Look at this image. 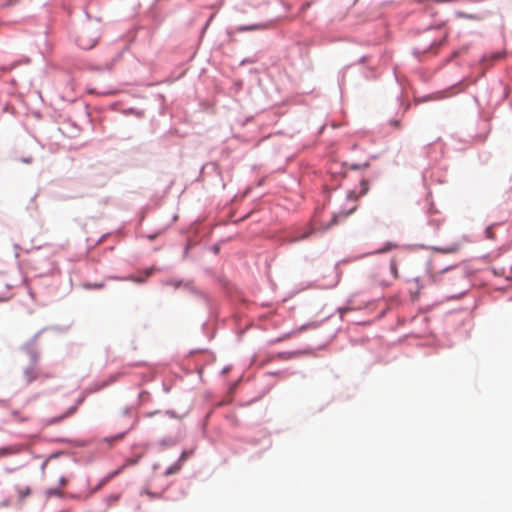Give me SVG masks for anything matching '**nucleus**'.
<instances>
[{
	"label": "nucleus",
	"mask_w": 512,
	"mask_h": 512,
	"mask_svg": "<svg viewBox=\"0 0 512 512\" xmlns=\"http://www.w3.org/2000/svg\"><path fill=\"white\" fill-rule=\"evenodd\" d=\"M415 3H426L428 0H412Z\"/></svg>",
	"instance_id": "nucleus-17"
},
{
	"label": "nucleus",
	"mask_w": 512,
	"mask_h": 512,
	"mask_svg": "<svg viewBox=\"0 0 512 512\" xmlns=\"http://www.w3.org/2000/svg\"><path fill=\"white\" fill-rule=\"evenodd\" d=\"M77 44L82 49L88 50L93 48L97 43V37L94 33H91L89 31H82L77 36Z\"/></svg>",
	"instance_id": "nucleus-1"
},
{
	"label": "nucleus",
	"mask_w": 512,
	"mask_h": 512,
	"mask_svg": "<svg viewBox=\"0 0 512 512\" xmlns=\"http://www.w3.org/2000/svg\"><path fill=\"white\" fill-rule=\"evenodd\" d=\"M266 28H267V26L264 24H255V25H251V26H241L238 28V31L244 32V31H252V30H262V29H266Z\"/></svg>",
	"instance_id": "nucleus-5"
},
{
	"label": "nucleus",
	"mask_w": 512,
	"mask_h": 512,
	"mask_svg": "<svg viewBox=\"0 0 512 512\" xmlns=\"http://www.w3.org/2000/svg\"><path fill=\"white\" fill-rule=\"evenodd\" d=\"M136 463H137V460H134V459H127V460L125 461V463L123 464V466H122L121 470H122L123 468H125V467L131 466V465H135ZM119 472H120V469H119V470H117V471L115 472V474H118Z\"/></svg>",
	"instance_id": "nucleus-10"
},
{
	"label": "nucleus",
	"mask_w": 512,
	"mask_h": 512,
	"mask_svg": "<svg viewBox=\"0 0 512 512\" xmlns=\"http://www.w3.org/2000/svg\"><path fill=\"white\" fill-rule=\"evenodd\" d=\"M60 483L62 486H64L66 484V480L64 478H61Z\"/></svg>",
	"instance_id": "nucleus-18"
},
{
	"label": "nucleus",
	"mask_w": 512,
	"mask_h": 512,
	"mask_svg": "<svg viewBox=\"0 0 512 512\" xmlns=\"http://www.w3.org/2000/svg\"><path fill=\"white\" fill-rule=\"evenodd\" d=\"M16 491L20 501L31 495V488L28 485H17Z\"/></svg>",
	"instance_id": "nucleus-3"
},
{
	"label": "nucleus",
	"mask_w": 512,
	"mask_h": 512,
	"mask_svg": "<svg viewBox=\"0 0 512 512\" xmlns=\"http://www.w3.org/2000/svg\"><path fill=\"white\" fill-rule=\"evenodd\" d=\"M339 215H334L331 222L327 225V228L331 227L332 225L336 224L338 222Z\"/></svg>",
	"instance_id": "nucleus-14"
},
{
	"label": "nucleus",
	"mask_w": 512,
	"mask_h": 512,
	"mask_svg": "<svg viewBox=\"0 0 512 512\" xmlns=\"http://www.w3.org/2000/svg\"><path fill=\"white\" fill-rule=\"evenodd\" d=\"M361 186L363 187V189H362L361 193H366V192H367V190H368V183H367V181L363 180V181L361 182Z\"/></svg>",
	"instance_id": "nucleus-13"
},
{
	"label": "nucleus",
	"mask_w": 512,
	"mask_h": 512,
	"mask_svg": "<svg viewBox=\"0 0 512 512\" xmlns=\"http://www.w3.org/2000/svg\"><path fill=\"white\" fill-rule=\"evenodd\" d=\"M152 273H153V269H152V268H151V269H148V270L146 271V276L148 277V276H150Z\"/></svg>",
	"instance_id": "nucleus-16"
},
{
	"label": "nucleus",
	"mask_w": 512,
	"mask_h": 512,
	"mask_svg": "<svg viewBox=\"0 0 512 512\" xmlns=\"http://www.w3.org/2000/svg\"><path fill=\"white\" fill-rule=\"evenodd\" d=\"M12 416L15 420H19V421H27L28 420V416L25 415V416H20V413L18 411H13L12 412Z\"/></svg>",
	"instance_id": "nucleus-8"
},
{
	"label": "nucleus",
	"mask_w": 512,
	"mask_h": 512,
	"mask_svg": "<svg viewBox=\"0 0 512 512\" xmlns=\"http://www.w3.org/2000/svg\"><path fill=\"white\" fill-rule=\"evenodd\" d=\"M436 250L439 252H442V253H446V254L455 253L459 250V245L453 244L451 246L444 247V248H436Z\"/></svg>",
	"instance_id": "nucleus-6"
},
{
	"label": "nucleus",
	"mask_w": 512,
	"mask_h": 512,
	"mask_svg": "<svg viewBox=\"0 0 512 512\" xmlns=\"http://www.w3.org/2000/svg\"><path fill=\"white\" fill-rule=\"evenodd\" d=\"M186 456H187L186 452H183L182 455L180 456V459L178 460V462L173 464L172 466H170L165 471V475L169 476V475H172V474H175V473L179 472L181 470V467H182V461L185 460Z\"/></svg>",
	"instance_id": "nucleus-2"
},
{
	"label": "nucleus",
	"mask_w": 512,
	"mask_h": 512,
	"mask_svg": "<svg viewBox=\"0 0 512 512\" xmlns=\"http://www.w3.org/2000/svg\"><path fill=\"white\" fill-rule=\"evenodd\" d=\"M46 465H47V461L44 462L42 469H44Z\"/></svg>",
	"instance_id": "nucleus-20"
},
{
	"label": "nucleus",
	"mask_w": 512,
	"mask_h": 512,
	"mask_svg": "<svg viewBox=\"0 0 512 512\" xmlns=\"http://www.w3.org/2000/svg\"><path fill=\"white\" fill-rule=\"evenodd\" d=\"M24 162H26V163H30V162H31V159H30V158H29V159H25V160H24Z\"/></svg>",
	"instance_id": "nucleus-19"
},
{
	"label": "nucleus",
	"mask_w": 512,
	"mask_h": 512,
	"mask_svg": "<svg viewBox=\"0 0 512 512\" xmlns=\"http://www.w3.org/2000/svg\"><path fill=\"white\" fill-rule=\"evenodd\" d=\"M395 247H396V245L389 243L384 248L379 249L378 252L384 253V252L390 251L391 249H393Z\"/></svg>",
	"instance_id": "nucleus-11"
},
{
	"label": "nucleus",
	"mask_w": 512,
	"mask_h": 512,
	"mask_svg": "<svg viewBox=\"0 0 512 512\" xmlns=\"http://www.w3.org/2000/svg\"><path fill=\"white\" fill-rule=\"evenodd\" d=\"M132 279H133V281L138 282V283L144 282V279H142V278H132Z\"/></svg>",
	"instance_id": "nucleus-15"
},
{
	"label": "nucleus",
	"mask_w": 512,
	"mask_h": 512,
	"mask_svg": "<svg viewBox=\"0 0 512 512\" xmlns=\"http://www.w3.org/2000/svg\"><path fill=\"white\" fill-rule=\"evenodd\" d=\"M390 270H391L393 277L395 279L398 278L397 262L394 259H392L390 262Z\"/></svg>",
	"instance_id": "nucleus-7"
},
{
	"label": "nucleus",
	"mask_w": 512,
	"mask_h": 512,
	"mask_svg": "<svg viewBox=\"0 0 512 512\" xmlns=\"http://www.w3.org/2000/svg\"><path fill=\"white\" fill-rule=\"evenodd\" d=\"M124 434H117L116 436L114 437H110V438H105V441L108 443V444H111L112 442L114 441H119L123 438Z\"/></svg>",
	"instance_id": "nucleus-9"
},
{
	"label": "nucleus",
	"mask_w": 512,
	"mask_h": 512,
	"mask_svg": "<svg viewBox=\"0 0 512 512\" xmlns=\"http://www.w3.org/2000/svg\"><path fill=\"white\" fill-rule=\"evenodd\" d=\"M311 233H312V230H309L305 234H303V235H301L299 237L294 238L292 241H298V240L306 239L307 237H309V235Z\"/></svg>",
	"instance_id": "nucleus-12"
},
{
	"label": "nucleus",
	"mask_w": 512,
	"mask_h": 512,
	"mask_svg": "<svg viewBox=\"0 0 512 512\" xmlns=\"http://www.w3.org/2000/svg\"><path fill=\"white\" fill-rule=\"evenodd\" d=\"M75 411H76V406H73V407L69 408V409L67 410V412H66V413H64L63 415H61V416H59V417H54V418L50 419V420H49V424H55V423H58V422H60V421L64 420L65 418H67V417L71 416L72 414H74V413H75Z\"/></svg>",
	"instance_id": "nucleus-4"
}]
</instances>
